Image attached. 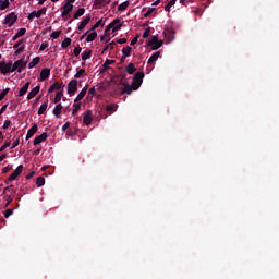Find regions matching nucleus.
Instances as JSON below:
<instances>
[{
    "label": "nucleus",
    "instance_id": "f257e3e1",
    "mask_svg": "<svg viewBox=\"0 0 279 279\" xmlns=\"http://www.w3.org/2000/svg\"><path fill=\"white\" fill-rule=\"evenodd\" d=\"M148 47H151L153 51H157V49H160V47H162V45H165V41L162 39H158V36H153L148 43H147Z\"/></svg>",
    "mask_w": 279,
    "mask_h": 279
},
{
    "label": "nucleus",
    "instance_id": "f03ea898",
    "mask_svg": "<svg viewBox=\"0 0 279 279\" xmlns=\"http://www.w3.org/2000/svg\"><path fill=\"white\" fill-rule=\"evenodd\" d=\"M0 73L2 75H8V73H14V66L12 61H9L8 63L5 61L0 62Z\"/></svg>",
    "mask_w": 279,
    "mask_h": 279
},
{
    "label": "nucleus",
    "instance_id": "7ed1b4c3",
    "mask_svg": "<svg viewBox=\"0 0 279 279\" xmlns=\"http://www.w3.org/2000/svg\"><path fill=\"white\" fill-rule=\"evenodd\" d=\"M145 77L144 72H137L133 76L132 84L134 85V90H138L141 88V84H143V78Z\"/></svg>",
    "mask_w": 279,
    "mask_h": 279
},
{
    "label": "nucleus",
    "instance_id": "20e7f679",
    "mask_svg": "<svg viewBox=\"0 0 279 279\" xmlns=\"http://www.w3.org/2000/svg\"><path fill=\"white\" fill-rule=\"evenodd\" d=\"M16 21H19V15H16V13L14 12H11L5 16L4 25H8V27H12V25H14Z\"/></svg>",
    "mask_w": 279,
    "mask_h": 279
},
{
    "label": "nucleus",
    "instance_id": "39448f33",
    "mask_svg": "<svg viewBox=\"0 0 279 279\" xmlns=\"http://www.w3.org/2000/svg\"><path fill=\"white\" fill-rule=\"evenodd\" d=\"M23 173V165H20L14 172L5 180V184H10L13 180H16Z\"/></svg>",
    "mask_w": 279,
    "mask_h": 279
},
{
    "label": "nucleus",
    "instance_id": "423d86ee",
    "mask_svg": "<svg viewBox=\"0 0 279 279\" xmlns=\"http://www.w3.org/2000/svg\"><path fill=\"white\" fill-rule=\"evenodd\" d=\"M25 66H27V61L19 59L13 63V72L17 71V73H23V69H25Z\"/></svg>",
    "mask_w": 279,
    "mask_h": 279
},
{
    "label": "nucleus",
    "instance_id": "0eeeda50",
    "mask_svg": "<svg viewBox=\"0 0 279 279\" xmlns=\"http://www.w3.org/2000/svg\"><path fill=\"white\" fill-rule=\"evenodd\" d=\"M77 93V80H72L68 84V95L72 96Z\"/></svg>",
    "mask_w": 279,
    "mask_h": 279
},
{
    "label": "nucleus",
    "instance_id": "6e6552de",
    "mask_svg": "<svg viewBox=\"0 0 279 279\" xmlns=\"http://www.w3.org/2000/svg\"><path fill=\"white\" fill-rule=\"evenodd\" d=\"M83 123L85 125H90V123H93V111L87 110L83 113Z\"/></svg>",
    "mask_w": 279,
    "mask_h": 279
},
{
    "label": "nucleus",
    "instance_id": "1a4fd4ad",
    "mask_svg": "<svg viewBox=\"0 0 279 279\" xmlns=\"http://www.w3.org/2000/svg\"><path fill=\"white\" fill-rule=\"evenodd\" d=\"M47 138H49V134L43 133L34 138L33 145H40V143H44V141H47Z\"/></svg>",
    "mask_w": 279,
    "mask_h": 279
},
{
    "label": "nucleus",
    "instance_id": "9d476101",
    "mask_svg": "<svg viewBox=\"0 0 279 279\" xmlns=\"http://www.w3.org/2000/svg\"><path fill=\"white\" fill-rule=\"evenodd\" d=\"M111 27H113L112 32H119L123 24H121V19L117 17L110 23Z\"/></svg>",
    "mask_w": 279,
    "mask_h": 279
},
{
    "label": "nucleus",
    "instance_id": "9b49d317",
    "mask_svg": "<svg viewBox=\"0 0 279 279\" xmlns=\"http://www.w3.org/2000/svg\"><path fill=\"white\" fill-rule=\"evenodd\" d=\"M49 75H51V70L49 68L43 69L40 72L39 82H45V80H49Z\"/></svg>",
    "mask_w": 279,
    "mask_h": 279
},
{
    "label": "nucleus",
    "instance_id": "f8f14e48",
    "mask_svg": "<svg viewBox=\"0 0 279 279\" xmlns=\"http://www.w3.org/2000/svg\"><path fill=\"white\" fill-rule=\"evenodd\" d=\"M62 12H61V16H69V14H71V12H73V4H69V3H65L63 7H62Z\"/></svg>",
    "mask_w": 279,
    "mask_h": 279
},
{
    "label": "nucleus",
    "instance_id": "ddd939ff",
    "mask_svg": "<svg viewBox=\"0 0 279 279\" xmlns=\"http://www.w3.org/2000/svg\"><path fill=\"white\" fill-rule=\"evenodd\" d=\"M124 87L122 88L121 95H132V90H136L134 89V85H130L128 83H125L123 85Z\"/></svg>",
    "mask_w": 279,
    "mask_h": 279
},
{
    "label": "nucleus",
    "instance_id": "4468645a",
    "mask_svg": "<svg viewBox=\"0 0 279 279\" xmlns=\"http://www.w3.org/2000/svg\"><path fill=\"white\" fill-rule=\"evenodd\" d=\"M40 93V85H37L36 87H34L28 94H27V99L28 101L31 99H34V97H36V95H38Z\"/></svg>",
    "mask_w": 279,
    "mask_h": 279
},
{
    "label": "nucleus",
    "instance_id": "2eb2a0df",
    "mask_svg": "<svg viewBox=\"0 0 279 279\" xmlns=\"http://www.w3.org/2000/svg\"><path fill=\"white\" fill-rule=\"evenodd\" d=\"M31 84H32L31 82H26V83L22 86V88L20 89L17 97H23L24 95H26V94H27V90H29Z\"/></svg>",
    "mask_w": 279,
    "mask_h": 279
},
{
    "label": "nucleus",
    "instance_id": "dca6fc26",
    "mask_svg": "<svg viewBox=\"0 0 279 279\" xmlns=\"http://www.w3.org/2000/svg\"><path fill=\"white\" fill-rule=\"evenodd\" d=\"M38 132V124H34L27 132L26 134V141H29V138H32V136H34V134Z\"/></svg>",
    "mask_w": 279,
    "mask_h": 279
},
{
    "label": "nucleus",
    "instance_id": "f3484780",
    "mask_svg": "<svg viewBox=\"0 0 279 279\" xmlns=\"http://www.w3.org/2000/svg\"><path fill=\"white\" fill-rule=\"evenodd\" d=\"M125 83V74L116 75V84L118 86H124Z\"/></svg>",
    "mask_w": 279,
    "mask_h": 279
},
{
    "label": "nucleus",
    "instance_id": "a211bd4d",
    "mask_svg": "<svg viewBox=\"0 0 279 279\" xmlns=\"http://www.w3.org/2000/svg\"><path fill=\"white\" fill-rule=\"evenodd\" d=\"M52 114L57 117V119H60V114H62V104H58L54 109L52 110Z\"/></svg>",
    "mask_w": 279,
    "mask_h": 279
},
{
    "label": "nucleus",
    "instance_id": "6ab92c4d",
    "mask_svg": "<svg viewBox=\"0 0 279 279\" xmlns=\"http://www.w3.org/2000/svg\"><path fill=\"white\" fill-rule=\"evenodd\" d=\"M122 53L124 56V58H122V62H123L125 58H130L132 56V47L126 46L125 48L122 49Z\"/></svg>",
    "mask_w": 279,
    "mask_h": 279
},
{
    "label": "nucleus",
    "instance_id": "aec40b11",
    "mask_svg": "<svg viewBox=\"0 0 279 279\" xmlns=\"http://www.w3.org/2000/svg\"><path fill=\"white\" fill-rule=\"evenodd\" d=\"M88 92L87 87H84L80 94L76 96V98L74 99V101H82L84 99V97H86V93Z\"/></svg>",
    "mask_w": 279,
    "mask_h": 279
},
{
    "label": "nucleus",
    "instance_id": "412c9836",
    "mask_svg": "<svg viewBox=\"0 0 279 279\" xmlns=\"http://www.w3.org/2000/svg\"><path fill=\"white\" fill-rule=\"evenodd\" d=\"M88 23H90V15H86L84 21L81 22V24L78 25V32H82V29H84V27H86Z\"/></svg>",
    "mask_w": 279,
    "mask_h": 279
},
{
    "label": "nucleus",
    "instance_id": "4be33fe9",
    "mask_svg": "<svg viewBox=\"0 0 279 279\" xmlns=\"http://www.w3.org/2000/svg\"><path fill=\"white\" fill-rule=\"evenodd\" d=\"M159 58H160V51L153 53L148 59V64H154V62H156V60H158Z\"/></svg>",
    "mask_w": 279,
    "mask_h": 279
},
{
    "label": "nucleus",
    "instance_id": "5701e85b",
    "mask_svg": "<svg viewBox=\"0 0 279 279\" xmlns=\"http://www.w3.org/2000/svg\"><path fill=\"white\" fill-rule=\"evenodd\" d=\"M27 33L26 28H21L13 37L12 40H19V38H21V36H25V34Z\"/></svg>",
    "mask_w": 279,
    "mask_h": 279
},
{
    "label": "nucleus",
    "instance_id": "b1692460",
    "mask_svg": "<svg viewBox=\"0 0 279 279\" xmlns=\"http://www.w3.org/2000/svg\"><path fill=\"white\" fill-rule=\"evenodd\" d=\"M93 56V50H85L82 53V60L83 62H86V60H90V57Z\"/></svg>",
    "mask_w": 279,
    "mask_h": 279
},
{
    "label": "nucleus",
    "instance_id": "393cba45",
    "mask_svg": "<svg viewBox=\"0 0 279 279\" xmlns=\"http://www.w3.org/2000/svg\"><path fill=\"white\" fill-rule=\"evenodd\" d=\"M40 64V57H35L29 63L28 69H34V66Z\"/></svg>",
    "mask_w": 279,
    "mask_h": 279
},
{
    "label": "nucleus",
    "instance_id": "a878e982",
    "mask_svg": "<svg viewBox=\"0 0 279 279\" xmlns=\"http://www.w3.org/2000/svg\"><path fill=\"white\" fill-rule=\"evenodd\" d=\"M35 13L36 19H40L43 14H47V7L41 8L38 11H33Z\"/></svg>",
    "mask_w": 279,
    "mask_h": 279
},
{
    "label": "nucleus",
    "instance_id": "bb28decb",
    "mask_svg": "<svg viewBox=\"0 0 279 279\" xmlns=\"http://www.w3.org/2000/svg\"><path fill=\"white\" fill-rule=\"evenodd\" d=\"M126 73H129V75H133V73H136V66L134 65V63H130L126 68H125Z\"/></svg>",
    "mask_w": 279,
    "mask_h": 279
},
{
    "label": "nucleus",
    "instance_id": "cd10ccee",
    "mask_svg": "<svg viewBox=\"0 0 279 279\" xmlns=\"http://www.w3.org/2000/svg\"><path fill=\"white\" fill-rule=\"evenodd\" d=\"M86 9L80 8L73 15V19L77 20L80 16H84Z\"/></svg>",
    "mask_w": 279,
    "mask_h": 279
},
{
    "label": "nucleus",
    "instance_id": "c85d7f7f",
    "mask_svg": "<svg viewBox=\"0 0 279 279\" xmlns=\"http://www.w3.org/2000/svg\"><path fill=\"white\" fill-rule=\"evenodd\" d=\"M49 104V100H46L38 109L37 114H43L44 112H47V106Z\"/></svg>",
    "mask_w": 279,
    "mask_h": 279
},
{
    "label": "nucleus",
    "instance_id": "c756f323",
    "mask_svg": "<svg viewBox=\"0 0 279 279\" xmlns=\"http://www.w3.org/2000/svg\"><path fill=\"white\" fill-rule=\"evenodd\" d=\"M72 110V117H76V114L80 112V109L82 108V102L74 104Z\"/></svg>",
    "mask_w": 279,
    "mask_h": 279
},
{
    "label": "nucleus",
    "instance_id": "7c9ffc66",
    "mask_svg": "<svg viewBox=\"0 0 279 279\" xmlns=\"http://www.w3.org/2000/svg\"><path fill=\"white\" fill-rule=\"evenodd\" d=\"M126 8H130V1H124L121 4H119L118 10L119 12H125Z\"/></svg>",
    "mask_w": 279,
    "mask_h": 279
},
{
    "label": "nucleus",
    "instance_id": "2f4dec72",
    "mask_svg": "<svg viewBox=\"0 0 279 279\" xmlns=\"http://www.w3.org/2000/svg\"><path fill=\"white\" fill-rule=\"evenodd\" d=\"M10 8V0H0V10H8Z\"/></svg>",
    "mask_w": 279,
    "mask_h": 279
},
{
    "label": "nucleus",
    "instance_id": "473e14b6",
    "mask_svg": "<svg viewBox=\"0 0 279 279\" xmlns=\"http://www.w3.org/2000/svg\"><path fill=\"white\" fill-rule=\"evenodd\" d=\"M62 97H64V93L63 92H58L56 94L53 104H60V101H62Z\"/></svg>",
    "mask_w": 279,
    "mask_h": 279
},
{
    "label": "nucleus",
    "instance_id": "72a5a7b5",
    "mask_svg": "<svg viewBox=\"0 0 279 279\" xmlns=\"http://www.w3.org/2000/svg\"><path fill=\"white\" fill-rule=\"evenodd\" d=\"M178 0H171V1H169L166 5H165V10H166V12H171V8H173V5H175V2H177Z\"/></svg>",
    "mask_w": 279,
    "mask_h": 279
},
{
    "label": "nucleus",
    "instance_id": "f704fd0d",
    "mask_svg": "<svg viewBox=\"0 0 279 279\" xmlns=\"http://www.w3.org/2000/svg\"><path fill=\"white\" fill-rule=\"evenodd\" d=\"M95 38H97V32H93V33L88 34L86 37V43H93V40H95Z\"/></svg>",
    "mask_w": 279,
    "mask_h": 279
},
{
    "label": "nucleus",
    "instance_id": "c9c22d12",
    "mask_svg": "<svg viewBox=\"0 0 279 279\" xmlns=\"http://www.w3.org/2000/svg\"><path fill=\"white\" fill-rule=\"evenodd\" d=\"M53 90H60V83L56 82L54 84H52L49 87L48 93H53Z\"/></svg>",
    "mask_w": 279,
    "mask_h": 279
},
{
    "label": "nucleus",
    "instance_id": "e433bc0d",
    "mask_svg": "<svg viewBox=\"0 0 279 279\" xmlns=\"http://www.w3.org/2000/svg\"><path fill=\"white\" fill-rule=\"evenodd\" d=\"M84 75H86V69H81L80 71L76 72V74L74 75V77L76 80H80V77H84Z\"/></svg>",
    "mask_w": 279,
    "mask_h": 279
},
{
    "label": "nucleus",
    "instance_id": "4c0bfd02",
    "mask_svg": "<svg viewBox=\"0 0 279 279\" xmlns=\"http://www.w3.org/2000/svg\"><path fill=\"white\" fill-rule=\"evenodd\" d=\"M153 14H156V8H150L148 11L144 14L145 19H149Z\"/></svg>",
    "mask_w": 279,
    "mask_h": 279
},
{
    "label": "nucleus",
    "instance_id": "58836bf2",
    "mask_svg": "<svg viewBox=\"0 0 279 279\" xmlns=\"http://www.w3.org/2000/svg\"><path fill=\"white\" fill-rule=\"evenodd\" d=\"M106 112H117V105H107Z\"/></svg>",
    "mask_w": 279,
    "mask_h": 279
},
{
    "label": "nucleus",
    "instance_id": "ea45409f",
    "mask_svg": "<svg viewBox=\"0 0 279 279\" xmlns=\"http://www.w3.org/2000/svg\"><path fill=\"white\" fill-rule=\"evenodd\" d=\"M10 93V87L3 89L1 93H0V101H3V99H5V96Z\"/></svg>",
    "mask_w": 279,
    "mask_h": 279
},
{
    "label": "nucleus",
    "instance_id": "a19ab883",
    "mask_svg": "<svg viewBox=\"0 0 279 279\" xmlns=\"http://www.w3.org/2000/svg\"><path fill=\"white\" fill-rule=\"evenodd\" d=\"M70 45H71V38H65V39L61 43L62 49H66Z\"/></svg>",
    "mask_w": 279,
    "mask_h": 279
},
{
    "label": "nucleus",
    "instance_id": "79ce46f5",
    "mask_svg": "<svg viewBox=\"0 0 279 279\" xmlns=\"http://www.w3.org/2000/svg\"><path fill=\"white\" fill-rule=\"evenodd\" d=\"M110 3V0H95V5H108Z\"/></svg>",
    "mask_w": 279,
    "mask_h": 279
},
{
    "label": "nucleus",
    "instance_id": "37998d69",
    "mask_svg": "<svg viewBox=\"0 0 279 279\" xmlns=\"http://www.w3.org/2000/svg\"><path fill=\"white\" fill-rule=\"evenodd\" d=\"M36 184H37L38 187L45 186V178L38 177V178L36 179Z\"/></svg>",
    "mask_w": 279,
    "mask_h": 279
},
{
    "label": "nucleus",
    "instance_id": "c03bdc74",
    "mask_svg": "<svg viewBox=\"0 0 279 279\" xmlns=\"http://www.w3.org/2000/svg\"><path fill=\"white\" fill-rule=\"evenodd\" d=\"M60 34H62V31H54L50 35V38H53V40H56V39L60 38Z\"/></svg>",
    "mask_w": 279,
    "mask_h": 279
},
{
    "label": "nucleus",
    "instance_id": "a18cd8bd",
    "mask_svg": "<svg viewBox=\"0 0 279 279\" xmlns=\"http://www.w3.org/2000/svg\"><path fill=\"white\" fill-rule=\"evenodd\" d=\"M10 145H11L10 141L4 142V144L0 147V154H2V151H5V149H8Z\"/></svg>",
    "mask_w": 279,
    "mask_h": 279
},
{
    "label": "nucleus",
    "instance_id": "49530a36",
    "mask_svg": "<svg viewBox=\"0 0 279 279\" xmlns=\"http://www.w3.org/2000/svg\"><path fill=\"white\" fill-rule=\"evenodd\" d=\"M3 215L5 219H8L9 217H12V215H14V209H7L5 211H3Z\"/></svg>",
    "mask_w": 279,
    "mask_h": 279
},
{
    "label": "nucleus",
    "instance_id": "de8ad7c7",
    "mask_svg": "<svg viewBox=\"0 0 279 279\" xmlns=\"http://www.w3.org/2000/svg\"><path fill=\"white\" fill-rule=\"evenodd\" d=\"M104 25H106V21H104V19H100L94 24V27H104Z\"/></svg>",
    "mask_w": 279,
    "mask_h": 279
},
{
    "label": "nucleus",
    "instance_id": "09e8293b",
    "mask_svg": "<svg viewBox=\"0 0 279 279\" xmlns=\"http://www.w3.org/2000/svg\"><path fill=\"white\" fill-rule=\"evenodd\" d=\"M7 191H11V193H14V194L16 193V190L14 189V185H9V186L4 187L3 195H5Z\"/></svg>",
    "mask_w": 279,
    "mask_h": 279
},
{
    "label": "nucleus",
    "instance_id": "8fccbe9b",
    "mask_svg": "<svg viewBox=\"0 0 279 279\" xmlns=\"http://www.w3.org/2000/svg\"><path fill=\"white\" fill-rule=\"evenodd\" d=\"M4 198L7 199V203H5V205H4V208H8V206H10V205L12 204L13 198H12V196H10V195L4 196Z\"/></svg>",
    "mask_w": 279,
    "mask_h": 279
},
{
    "label": "nucleus",
    "instance_id": "3c124183",
    "mask_svg": "<svg viewBox=\"0 0 279 279\" xmlns=\"http://www.w3.org/2000/svg\"><path fill=\"white\" fill-rule=\"evenodd\" d=\"M23 51H25V44H23L20 48H17L14 53L15 56H21Z\"/></svg>",
    "mask_w": 279,
    "mask_h": 279
},
{
    "label": "nucleus",
    "instance_id": "603ef678",
    "mask_svg": "<svg viewBox=\"0 0 279 279\" xmlns=\"http://www.w3.org/2000/svg\"><path fill=\"white\" fill-rule=\"evenodd\" d=\"M110 64H114V60L107 59L102 66L106 70L108 66H110Z\"/></svg>",
    "mask_w": 279,
    "mask_h": 279
},
{
    "label": "nucleus",
    "instance_id": "864d4df0",
    "mask_svg": "<svg viewBox=\"0 0 279 279\" xmlns=\"http://www.w3.org/2000/svg\"><path fill=\"white\" fill-rule=\"evenodd\" d=\"M150 32H151V28H146L145 29V32L143 33V35H142V38H149V34H150Z\"/></svg>",
    "mask_w": 279,
    "mask_h": 279
},
{
    "label": "nucleus",
    "instance_id": "5fc2aeb1",
    "mask_svg": "<svg viewBox=\"0 0 279 279\" xmlns=\"http://www.w3.org/2000/svg\"><path fill=\"white\" fill-rule=\"evenodd\" d=\"M23 43H25V39H20L17 43L14 44L13 49H20Z\"/></svg>",
    "mask_w": 279,
    "mask_h": 279
},
{
    "label": "nucleus",
    "instance_id": "6e6d98bb",
    "mask_svg": "<svg viewBox=\"0 0 279 279\" xmlns=\"http://www.w3.org/2000/svg\"><path fill=\"white\" fill-rule=\"evenodd\" d=\"M47 47H49V44L47 41H44L40 47H39V51H45V49H47Z\"/></svg>",
    "mask_w": 279,
    "mask_h": 279
},
{
    "label": "nucleus",
    "instance_id": "4d7b16f0",
    "mask_svg": "<svg viewBox=\"0 0 279 279\" xmlns=\"http://www.w3.org/2000/svg\"><path fill=\"white\" fill-rule=\"evenodd\" d=\"M21 143V140L20 138H16L13 143H12V146H11V149H14L16 147H19V144Z\"/></svg>",
    "mask_w": 279,
    "mask_h": 279
},
{
    "label": "nucleus",
    "instance_id": "13d9d810",
    "mask_svg": "<svg viewBox=\"0 0 279 279\" xmlns=\"http://www.w3.org/2000/svg\"><path fill=\"white\" fill-rule=\"evenodd\" d=\"M69 128H71V122H65L63 125H62V132H66V130H69Z\"/></svg>",
    "mask_w": 279,
    "mask_h": 279
},
{
    "label": "nucleus",
    "instance_id": "bf43d9fd",
    "mask_svg": "<svg viewBox=\"0 0 279 279\" xmlns=\"http://www.w3.org/2000/svg\"><path fill=\"white\" fill-rule=\"evenodd\" d=\"M75 134H77V129H70L69 131H68V135L69 136H75Z\"/></svg>",
    "mask_w": 279,
    "mask_h": 279
},
{
    "label": "nucleus",
    "instance_id": "052dcab7",
    "mask_svg": "<svg viewBox=\"0 0 279 279\" xmlns=\"http://www.w3.org/2000/svg\"><path fill=\"white\" fill-rule=\"evenodd\" d=\"M10 125H12V121L5 120L2 128H3V130H8V128H10Z\"/></svg>",
    "mask_w": 279,
    "mask_h": 279
},
{
    "label": "nucleus",
    "instance_id": "680f3d73",
    "mask_svg": "<svg viewBox=\"0 0 279 279\" xmlns=\"http://www.w3.org/2000/svg\"><path fill=\"white\" fill-rule=\"evenodd\" d=\"M80 53H82V47H76V48H74V56H80Z\"/></svg>",
    "mask_w": 279,
    "mask_h": 279
},
{
    "label": "nucleus",
    "instance_id": "e2e57ef3",
    "mask_svg": "<svg viewBox=\"0 0 279 279\" xmlns=\"http://www.w3.org/2000/svg\"><path fill=\"white\" fill-rule=\"evenodd\" d=\"M101 43H110V38L108 37V35H104L100 37Z\"/></svg>",
    "mask_w": 279,
    "mask_h": 279
},
{
    "label": "nucleus",
    "instance_id": "0e129e2a",
    "mask_svg": "<svg viewBox=\"0 0 279 279\" xmlns=\"http://www.w3.org/2000/svg\"><path fill=\"white\" fill-rule=\"evenodd\" d=\"M13 167L12 165H8L7 167L3 168V173H8V171H12Z\"/></svg>",
    "mask_w": 279,
    "mask_h": 279
},
{
    "label": "nucleus",
    "instance_id": "69168bd1",
    "mask_svg": "<svg viewBox=\"0 0 279 279\" xmlns=\"http://www.w3.org/2000/svg\"><path fill=\"white\" fill-rule=\"evenodd\" d=\"M118 45H125L128 43V38H120L117 40Z\"/></svg>",
    "mask_w": 279,
    "mask_h": 279
},
{
    "label": "nucleus",
    "instance_id": "338daca9",
    "mask_svg": "<svg viewBox=\"0 0 279 279\" xmlns=\"http://www.w3.org/2000/svg\"><path fill=\"white\" fill-rule=\"evenodd\" d=\"M34 19H36V13H34V11L32 13L28 14V21H34Z\"/></svg>",
    "mask_w": 279,
    "mask_h": 279
},
{
    "label": "nucleus",
    "instance_id": "774afa93",
    "mask_svg": "<svg viewBox=\"0 0 279 279\" xmlns=\"http://www.w3.org/2000/svg\"><path fill=\"white\" fill-rule=\"evenodd\" d=\"M110 29H113V26L111 24H109L106 29H105V34H108L110 32Z\"/></svg>",
    "mask_w": 279,
    "mask_h": 279
}]
</instances>
